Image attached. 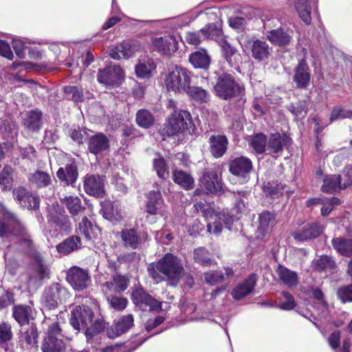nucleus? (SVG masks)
Segmentation results:
<instances>
[{"instance_id":"1","label":"nucleus","mask_w":352,"mask_h":352,"mask_svg":"<svg viewBox=\"0 0 352 352\" xmlns=\"http://www.w3.org/2000/svg\"><path fill=\"white\" fill-rule=\"evenodd\" d=\"M148 271L157 283L166 280L173 286H175L184 275V269L179 259L170 253L166 254L155 264H151Z\"/></svg>"},{"instance_id":"2","label":"nucleus","mask_w":352,"mask_h":352,"mask_svg":"<svg viewBox=\"0 0 352 352\" xmlns=\"http://www.w3.org/2000/svg\"><path fill=\"white\" fill-rule=\"evenodd\" d=\"M190 78L188 71L180 67L175 66L165 76L164 85L169 91L184 93L189 88Z\"/></svg>"},{"instance_id":"3","label":"nucleus","mask_w":352,"mask_h":352,"mask_svg":"<svg viewBox=\"0 0 352 352\" xmlns=\"http://www.w3.org/2000/svg\"><path fill=\"white\" fill-rule=\"evenodd\" d=\"M192 124L191 116L189 112L183 110L174 111L169 117L162 130V134L173 136L187 130Z\"/></svg>"},{"instance_id":"4","label":"nucleus","mask_w":352,"mask_h":352,"mask_svg":"<svg viewBox=\"0 0 352 352\" xmlns=\"http://www.w3.org/2000/svg\"><path fill=\"white\" fill-rule=\"evenodd\" d=\"M214 89L217 96L223 100L230 99L242 92V88L234 81L232 76L225 73L219 76Z\"/></svg>"},{"instance_id":"5","label":"nucleus","mask_w":352,"mask_h":352,"mask_svg":"<svg viewBox=\"0 0 352 352\" xmlns=\"http://www.w3.org/2000/svg\"><path fill=\"white\" fill-rule=\"evenodd\" d=\"M41 350L43 352H64L65 351L63 335L58 323L54 322L49 327L46 336L42 342Z\"/></svg>"},{"instance_id":"6","label":"nucleus","mask_w":352,"mask_h":352,"mask_svg":"<svg viewBox=\"0 0 352 352\" xmlns=\"http://www.w3.org/2000/svg\"><path fill=\"white\" fill-rule=\"evenodd\" d=\"M241 47L243 51L250 50L252 58L258 62H267L272 57L273 48L264 41L246 38Z\"/></svg>"},{"instance_id":"7","label":"nucleus","mask_w":352,"mask_h":352,"mask_svg":"<svg viewBox=\"0 0 352 352\" xmlns=\"http://www.w3.org/2000/svg\"><path fill=\"white\" fill-rule=\"evenodd\" d=\"M124 78V72L118 65L107 67L98 72L97 80L107 88L118 86Z\"/></svg>"},{"instance_id":"8","label":"nucleus","mask_w":352,"mask_h":352,"mask_svg":"<svg viewBox=\"0 0 352 352\" xmlns=\"http://www.w3.org/2000/svg\"><path fill=\"white\" fill-rule=\"evenodd\" d=\"M69 297L66 288L60 284H53L47 287L43 294V300L49 308H55Z\"/></svg>"},{"instance_id":"9","label":"nucleus","mask_w":352,"mask_h":352,"mask_svg":"<svg viewBox=\"0 0 352 352\" xmlns=\"http://www.w3.org/2000/svg\"><path fill=\"white\" fill-rule=\"evenodd\" d=\"M252 168V161L245 156L235 157L229 162L230 172L238 177L241 183H245L249 180V175Z\"/></svg>"},{"instance_id":"10","label":"nucleus","mask_w":352,"mask_h":352,"mask_svg":"<svg viewBox=\"0 0 352 352\" xmlns=\"http://www.w3.org/2000/svg\"><path fill=\"white\" fill-rule=\"evenodd\" d=\"M92 310L85 305L76 306L72 311L70 324L76 330L84 329L93 320Z\"/></svg>"},{"instance_id":"11","label":"nucleus","mask_w":352,"mask_h":352,"mask_svg":"<svg viewBox=\"0 0 352 352\" xmlns=\"http://www.w3.org/2000/svg\"><path fill=\"white\" fill-rule=\"evenodd\" d=\"M5 217L9 219L12 223V233L19 237L21 250L28 251L32 245V241L26 228L13 213L6 212Z\"/></svg>"},{"instance_id":"12","label":"nucleus","mask_w":352,"mask_h":352,"mask_svg":"<svg viewBox=\"0 0 352 352\" xmlns=\"http://www.w3.org/2000/svg\"><path fill=\"white\" fill-rule=\"evenodd\" d=\"M66 278L72 287L77 291L85 289L91 283L89 272L76 266L68 270Z\"/></svg>"},{"instance_id":"13","label":"nucleus","mask_w":352,"mask_h":352,"mask_svg":"<svg viewBox=\"0 0 352 352\" xmlns=\"http://www.w3.org/2000/svg\"><path fill=\"white\" fill-rule=\"evenodd\" d=\"M104 177L98 175H87L84 177L83 188L85 192L96 197H102L105 193Z\"/></svg>"},{"instance_id":"14","label":"nucleus","mask_w":352,"mask_h":352,"mask_svg":"<svg viewBox=\"0 0 352 352\" xmlns=\"http://www.w3.org/2000/svg\"><path fill=\"white\" fill-rule=\"evenodd\" d=\"M132 296L134 302L142 309L159 311L162 310V302L155 299L146 293L142 288H138L133 292Z\"/></svg>"},{"instance_id":"15","label":"nucleus","mask_w":352,"mask_h":352,"mask_svg":"<svg viewBox=\"0 0 352 352\" xmlns=\"http://www.w3.org/2000/svg\"><path fill=\"white\" fill-rule=\"evenodd\" d=\"M141 45L137 41H124L110 52V56L115 60L121 58H130L140 50Z\"/></svg>"},{"instance_id":"16","label":"nucleus","mask_w":352,"mask_h":352,"mask_svg":"<svg viewBox=\"0 0 352 352\" xmlns=\"http://www.w3.org/2000/svg\"><path fill=\"white\" fill-rule=\"evenodd\" d=\"M265 30H266L265 36L267 39L272 44L278 46H285L289 45L292 39L293 32L283 28H277L276 30H267L270 25L265 22L263 24Z\"/></svg>"},{"instance_id":"17","label":"nucleus","mask_w":352,"mask_h":352,"mask_svg":"<svg viewBox=\"0 0 352 352\" xmlns=\"http://www.w3.org/2000/svg\"><path fill=\"white\" fill-rule=\"evenodd\" d=\"M146 211L151 215L160 214L166 219V206L160 190H152L148 194Z\"/></svg>"},{"instance_id":"18","label":"nucleus","mask_w":352,"mask_h":352,"mask_svg":"<svg viewBox=\"0 0 352 352\" xmlns=\"http://www.w3.org/2000/svg\"><path fill=\"white\" fill-rule=\"evenodd\" d=\"M153 45L160 53L168 56L174 54L179 47L176 38L171 35L153 38Z\"/></svg>"},{"instance_id":"19","label":"nucleus","mask_w":352,"mask_h":352,"mask_svg":"<svg viewBox=\"0 0 352 352\" xmlns=\"http://www.w3.org/2000/svg\"><path fill=\"white\" fill-rule=\"evenodd\" d=\"M290 140L285 135L272 133L267 140V151L274 157H277L282 153L283 148L290 144Z\"/></svg>"},{"instance_id":"20","label":"nucleus","mask_w":352,"mask_h":352,"mask_svg":"<svg viewBox=\"0 0 352 352\" xmlns=\"http://www.w3.org/2000/svg\"><path fill=\"white\" fill-rule=\"evenodd\" d=\"M13 196L23 208L36 209L39 206V198L30 193L25 188L18 187L13 190Z\"/></svg>"},{"instance_id":"21","label":"nucleus","mask_w":352,"mask_h":352,"mask_svg":"<svg viewBox=\"0 0 352 352\" xmlns=\"http://www.w3.org/2000/svg\"><path fill=\"white\" fill-rule=\"evenodd\" d=\"M217 168L205 172L201 179V185L210 193H218L221 190V183L218 179Z\"/></svg>"},{"instance_id":"22","label":"nucleus","mask_w":352,"mask_h":352,"mask_svg":"<svg viewBox=\"0 0 352 352\" xmlns=\"http://www.w3.org/2000/svg\"><path fill=\"white\" fill-rule=\"evenodd\" d=\"M133 325V317L131 314L122 316L113 327L108 329L107 334L109 338H113L128 331Z\"/></svg>"},{"instance_id":"23","label":"nucleus","mask_w":352,"mask_h":352,"mask_svg":"<svg viewBox=\"0 0 352 352\" xmlns=\"http://www.w3.org/2000/svg\"><path fill=\"white\" fill-rule=\"evenodd\" d=\"M100 282L102 286L106 287L107 292L119 293L127 288L129 280L124 276L115 274L111 276L110 280L103 282L100 278Z\"/></svg>"},{"instance_id":"24","label":"nucleus","mask_w":352,"mask_h":352,"mask_svg":"<svg viewBox=\"0 0 352 352\" xmlns=\"http://www.w3.org/2000/svg\"><path fill=\"white\" fill-rule=\"evenodd\" d=\"M255 274H251L244 281L236 285L231 292L235 300H240L250 294L255 287L256 282Z\"/></svg>"},{"instance_id":"25","label":"nucleus","mask_w":352,"mask_h":352,"mask_svg":"<svg viewBox=\"0 0 352 352\" xmlns=\"http://www.w3.org/2000/svg\"><path fill=\"white\" fill-rule=\"evenodd\" d=\"M56 176L65 184L74 186L78 177L76 164L72 162L59 168L56 172Z\"/></svg>"},{"instance_id":"26","label":"nucleus","mask_w":352,"mask_h":352,"mask_svg":"<svg viewBox=\"0 0 352 352\" xmlns=\"http://www.w3.org/2000/svg\"><path fill=\"white\" fill-rule=\"evenodd\" d=\"M210 151L215 158L222 157L228 149V141L225 135H212L209 138Z\"/></svg>"},{"instance_id":"27","label":"nucleus","mask_w":352,"mask_h":352,"mask_svg":"<svg viewBox=\"0 0 352 352\" xmlns=\"http://www.w3.org/2000/svg\"><path fill=\"white\" fill-rule=\"evenodd\" d=\"M322 231L321 226L316 223H312L305 225L300 230L293 232L292 235L296 240L304 241L316 238Z\"/></svg>"},{"instance_id":"28","label":"nucleus","mask_w":352,"mask_h":352,"mask_svg":"<svg viewBox=\"0 0 352 352\" xmlns=\"http://www.w3.org/2000/svg\"><path fill=\"white\" fill-rule=\"evenodd\" d=\"M293 80L296 83L298 87L305 88L309 85L310 81V72L305 60L302 59L300 60L295 69Z\"/></svg>"},{"instance_id":"29","label":"nucleus","mask_w":352,"mask_h":352,"mask_svg":"<svg viewBox=\"0 0 352 352\" xmlns=\"http://www.w3.org/2000/svg\"><path fill=\"white\" fill-rule=\"evenodd\" d=\"M109 147V138L102 133H98L89 138L88 150L90 153L97 155Z\"/></svg>"},{"instance_id":"30","label":"nucleus","mask_w":352,"mask_h":352,"mask_svg":"<svg viewBox=\"0 0 352 352\" xmlns=\"http://www.w3.org/2000/svg\"><path fill=\"white\" fill-rule=\"evenodd\" d=\"M101 212L102 216L113 223H119L123 219L121 208L111 201H104L102 204Z\"/></svg>"},{"instance_id":"31","label":"nucleus","mask_w":352,"mask_h":352,"mask_svg":"<svg viewBox=\"0 0 352 352\" xmlns=\"http://www.w3.org/2000/svg\"><path fill=\"white\" fill-rule=\"evenodd\" d=\"M223 274L219 270H211L204 273V278L205 282L210 285H215L217 283H222L234 276V271L232 268L226 267L224 268Z\"/></svg>"},{"instance_id":"32","label":"nucleus","mask_w":352,"mask_h":352,"mask_svg":"<svg viewBox=\"0 0 352 352\" xmlns=\"http://www.w3.org/2000/svg\"><path fill=\"white\" fill-rule=\"evenodd\" d=\"M223 56L231 67H235L241 61V56L237 53V50L232 46L227 41H219Z\"/></svg>"},{"instance_id":"33","label":"nucleus","mask_w":352,"mask_h":352,"mask_svg":"<svg viewBox=\"0 0 352 352\" xmlns=\"http://www.w3.org/2000/svg\"><path fill=\"white\" fill-rule=\"evenodd\" d=\"M189 61L195 68L208 69L210 57L206 50L201 48L189 56Z\"/></svg>"},{"instance_id":"34","label":"nucleus","mask_w":352,"mask_h":352,"mask_svg":"<svg viewBox=\"0 0 352 352\" xmlns=\"http://www.w3.org/2000/svg\"><path fill=\"white\" fill-rule=\"evenodd\" d=\"M346 187V184H341L340 175H332L324 178L321 190L325 193H332L338 190L345 188Z\"/></svg>"},{"instance_id":"35","label":"nucleus","mask_w":352,"mask_h":352,"mask_svg":"<svg viewBox=\"0 0 352 352\" xmlns=\"http://www.w3.org/2000/svg\"><path fill=\"white\" fill-rule=\"evenodd\" d=\"M13 316L21 325H23L33 319V311L29 305H17L14 307Z\"/></svg>"},{"instance_id":"36","label":"nucleus","mask_w":352,"mask_h":352,"mask_svg":"<svg viewBox=\"0 0 352 352\" xmlns=\"http://www.w3.org/2000/svg\"><path fill=\"white\" fill-rule=\"evenodd\" d=\"M78 232L84 235L87 240H92L97 237L100 230L87 217H84L78 224Z\"/></svg>"},{"instance_id":"37","label":"nucleus","mask_w":352,"mask_h":352,"mask_svg":"<svg viewBox=\"0 0 352 352\" xmlns=\"http://www.w3.org/2000/svg\"><path fill=\"white\" fill-rule=\"evenodd\" d=\"M60 201L72 216L80 214L84 210L81 200L78 196H65L60 199Z\"/></svg>"},{"instance_id":"38","label":"nucleus","mask_w":352,"mask_h":352,"mask_svg":"<svg viewBox=\"0 0 352 352\" xmlns=\"http://www.w3.org/2000/svg\"><path fill=\"white\" fill-rule=\"evenodd\" d=\"M276 272L280 280L287 287H293L298 285V278L295 272L292 271L285 267L279 266Z\"/></svg>"},{"instance_id":"39","label":"nucleus","mask_w":352,"mask_h":352,"mask_svg":"<svg viewBox=\"0 0 352 352\" xmlns=\"http://www.w3.org/2000/svg\"><path fill=\"white\" fill-rule=\"evenodd\" d=\"M81 245L80 237L72 236L64 240L56 245L57 252L63 255H66L77 250Z\"/></svg>"},{"instance_id":"40","label":"nucleus","mask_w":352,"mask_h":352,"mask_svg":"<svg viewBox=\"0 0 352 352\" xmlns=\"http://www.w3.org/2000/svg\"><path fill=\"white\" fill-rule=\"evenodd\" d=\"M226 216L223 214H212L207 217L208 231L214 234H219L223 229V226L225 224Z\"/></svg>"},{"instance_id":"41","label":"nucleus","mask_w":352,"mask_h":352,"mask_svg":"<svg viewBox=\"0 0 352 352\" xmlns=\"http://www.w3.org/2000/svg\"><path fill=\"white\" fill-rule=\"evenodd\" d=\"M274 217L267 211L262 212L258 218V226L257 229V237L263 238L270 228L273 225Z\"/></svg>"},{"instance_id":"42","label":"nucleus","mask_w":352,"mask_h":352,"mask_svg":"<svg viewBox=\"0 0 352 352\" xmlns=\"http://www.w3.org/2000/svg\"><path fill=\"white\" fill-rule=\"evenodd\" d=\"M313 267L318 272L329 271L333 272L336 268V264L332 257L322 255L313 261Z\"/></svg>"},{"instance_id":"43","label":"nucleus","mask_w":352,"mask_h":352,"mask_svg":"<svg viewBox=\"0 0 352 352\" xmlns=\"http://www.w3.org/2000/svg\"><path fill=\"white\" fill-rule=\"evenodd\" d=\"M120 236L124 246L136 249L140 243V237L134 229H125L120 232Z\"/></svg>"},{"instance_id":"44","label":"nucleus","mask_w":352,"mask_h":352,"mask_svg":"<svg viewBox=\"0 0 352 352\" xmlns=\"http://www.w3.org/2000/svg\"><path fill=\"white\" fill-rule=\"evenodd\" d=\"M41 111H31L26 113L23 124L30 131H37L41 125Z\"/></svg>"},{"instance_id":"45","label":"nucleus","mask_w":352,"mask_h":352,"mask_svg":"<svg viewBox=\"0 0 352 352\" xmlns=\"http://www.w3.org/2000/svg\"><path fill=\"white\" fill-rule=\"evenodd\" d=\"M154 61L148 58L140 60L135 67V73L139 78H147L151 76V72L155 69Z\"/></svg>"},{"instance_id":"46","label":"nucleus","mask_w":352,"mask_h":352,"mask_svg":"<svg viewBox=\"0 0 352 352\" xmlns=\"http://www.w3.org/2000/svg\"><path fill=\"white\" fill-rule=\"evenodd\" d=\"M332 245L340 254L346 256H352V239L336 238L332 240Z\"/></svg>"},{"instance_id":"47","label":"nucleus","mask_w":352,"mask_h":352,"mask_svg":"<svg viewBox=\"0 0 352 352\" xmlns=\"http://www.w3.org/2000/svg\"><path fill=\"white\" fill-rule=\"evenodd\" d=\"M173 181L186 190L193 187L194 179L191 175L184 171L175 170L173 174Z\"/></svg>"},{"instance_id":"48","label":"nucleus","mask_w":352,"mask_h":352,"mask_svg":"<svg viewBox=\"0 0 352 352\" xmlns=\"http://www.w3.org/2000/svg\"><path fill=\"white\" fill-rule=\"evenodd\" d=\"M295 7L300 18L306 23H311V6L308 0H296Z\"/></svg>"},{"instance_id":"49","label":"nucleus","mask_w":352,"mask_h":352,"mask_svg":"<svg viewBox=\"0 0 352 352\" xmlns=\"http://www.w3.org/2000/svg\"><path fill=\"white\" fill-rule=\"evenodd\" d=\"M29 181L32 185L38 188H43L51 184V177L45 172L38 170L29 175Z\"/></svg>"},{"instance_id":"50","label":"nucleus","mask_w":352,"mask_h":352,"mask_svg":"<svg viewBox=\"0 0 352 352\" xmlns=\"http://www.w3.org/2000/svg\"><path fill=\"white\" fill-rule=\"evenodd\" d=\"M136 122L142 128L148 129L153 125L154 118L146 109H140L136 113Z\"/></svg>"},{"instance_id":"51","label":"nucleus","mask_w":352,"mask_h":352,"mask_svg":"<svg viewBox=\"0 0 352 352\" xmlns=\"http://www.w3.org/2000/svg\"><path fill=\"white\" fill-rule=\"evenodd\" d=\"M267 140L263 133H258L252 136L250 140V145L254 151L258 153H263L267 151Z\"/></svg>"},{"instance_id":"52","label":"nucleus","mask_w":352,"mask_h":352,"mask_svg":"<svg viewBox=\"0 0 352 352\" xmlns=\"http://www.w3.org/2000/svg\"><path fill=\"white\" fill-rule=\"evenodd\" d=\"M193 255L194 260L204 266H210L214 263V261L210 258L208 251L205 248H199L196 249L194 251Z\"/></svg>"},{"instance_id":"53","label":"nucleus","mask_w":352,"mask_h":352,"mask_svg":"<svg viewBox=\"0 0 352 352\" xmlns=\"http://www.w3.org/2000/svg\"><path fill=\"white\" fill-rule=\"evenodd\" d=\"M186 92L194 100L201 102H207L210 99L208 92L199 87L189 86Z\"/></svg>"},{"instance_id":"54","label":"nucleus","mask_w":352,"mask_h":352,"mask_svg":"<svg viewBox=\"0 0 352 352\" xmlns=\"http://www.w3.org/2000/svg\"><path fill=\"white\" fill-rule=\"evenodd\" d=\"M201 33L206 38L211 39H222V30L215 23H210L200 30Z\"/></svg>"},{"instance_id":"55","label":"nucleus","mask_w":352,"mask_h":352,"mask_svg":"<svg viewBox=\"0 0 352 352\" xmlns=\"http://www.w3.org/2000/svg\"><path fill=\"white\" fill-rule=\"evenodd\" d=\"M351 117L352 111L346 109L342 107H336L331 111L329 122L331 123L338 120H342Z\"/></svg>"},{"instance_id":"56","label":"nucleus","mask_w":352,"mask_h":352,"mask_svg":"<svg viewBox=\"0 0 352 352\" xmlns=\"http://www.w3.org/2000/svg\"><path fill=\"white\" fill-rule=\"evenodd\" d=\"M12 168L10 166H6L0 173V185L2 190H6L10 188L12 183Z\"/></svg>"},{"instance_id":"57","label":"nucleus","mask_w":352,"mask_h":352,"mask_svg":"<svg viewBox=\"0 0 352 352\" xmlns=\"http://www.w3.org/2000/svg\"><path fill=\"white\" fill-rule=\"evenodd\" d=\"M153 168L160 178L166 179L168 177V171L165 161L162 157L153 160Z\"/></svg>"},{"instance_id":"58","label":"nucleus","mask_w":352,"mask_h":352,"mask_svg":"<svg viewBox=\"0 0 352 352\" xmlns=\"http://www.w3.org/2000/svg\"><path fill=\"white\" fill-rule=\"evenodd\" d=\"M104 328V324L103 320H96L93 324L90 325L89 327H87L85 334L87 340L91 339L94 336L100 333L102 331H103Z\"/></svg>"},{"instance_id":"59","label":"nucleus","mask_w":352,"mask_h":352,"mask_svg":"<svg viewBox=\"0 0 352 352\" xmlns=\"http://www.w3.org/2000/svg\"><path fill=\"white\" fill-rule=\"evenodd\" d=\"M107 301L110 306L117 311H122L124 309L128 302L126 298L116 296H109Z\"/></svg>"},{"instance_id":"60","label":"nucleus","mask_w":352,"mask_h":352,"mask_svg":"<svg viewBox=\"0 0 352 352\" xmlns=\"http://www.w3.org/2000/svg\"><path fill=\"white\" fill-rule=\"evenodd\" d=\"M37 332L34 327H30L26 331L23 332L21 336V341L30 346L36 342Z\"/></svg>"},{"instance_id":"61","label":"nucleus","mask_w":352,"mask_h":352,"mask_svg":"<svg viewBox=\"0 0 352 352\" xmlns=\"http://www.w3.org/2000/svg\"><path fill=\"white\" fill-rule=\"evenodd\" d=\"M12 333L11 325L8 323L0 324V343H4L11 340Z\"/></svg>"},{"instance_id":"62","label":"nucleus","mask_w":352,"mask_h":352,"mask_svg":"<svg viewBox=\"0 0 352 352\" xmlns=\"http://www.w3.org/2000/svg\"><path fill=\"white\" fill-rule=\"evenodd\" d=\"M64 91L67 96L74 101L82 100V94L80 88L76 86H67L64 88Z\"/></svg>"},{"instance_id":"63","label":"nucleus","mask_w":352,"mask_h":352,"mask_svg":"<svg viewBox=\"0 0 352 352\" xmlns=\"http://www.w3.org/2000/svg\"><path fill=\"white\" fill-rule=\"evenodd\" d=\"M285 188V186L282 184H276L275 186L267 185L264 188V192L272 197H278L283 194Z\"/></svg>"},{"instance_id":"64","label":"nucleus","mask_w":352,"mask_h":352,"mask_svg":"<svg viewBox=\"0 0 352 352\" xmlns=\"http://www.w3.org/2000/svg\"><path fill=\"white\" fill-rule=\"evenodd\" d=\"M337 294L342 302L352 301V285L340 288Z\"/></svg>"}]
</instances>
